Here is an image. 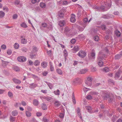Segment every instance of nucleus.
Segmentation results:
<instances>
[{
    "label": "nucleus",
    "mask_w": 122,
    "mask_h": 122,
    "mask_svg": "<svg viewBox=\"0 0 122 122\" xmlns=\"http://www.w3.org/2000/svg\"><path fill=\"white\" fill-rule=\"evenodd\" d=\"M77 55L80 57L84 58L86 56V54L85 51H80L79 52Z\"/></svg>",
    "instance_id": "3"
},
{
    "label": "nucleus",
    "mask_w": 122,
    "mask_h": 122,
    "mask_svg": "<svg viewBox=\"0 0 122 122\" xmlns=\"http://www.w3.org/2000/svg\"><path fill=\"white\" fill-rule=\"evenodd\" d=\"M77 114L78 116L80 118V119L82 120V118L81 113H77Z\"/></svg>",
    "instance_id": "62"
},
{
    "label": "nucleus",
    "mask_w": 122,
    "mask_h": 122,
    "mask_svg": "<svg viewBox=\"0 0 122 122\" xmlns=\"http://www.w3.org/2000/svg\"><path fill=\"white\" fill-rule=\"evenodd\" d=\"M56 71L60 75H61L63 73L62 71L60 69H57L56 70Z\"/></svg>",
    "instance_id": "24"
},
{
    "label": "nucleus",
    "mask_w": 122,
    "mask_h": 122,
    "mask_svg": "<svg viewBox=\"0 0 122 122\" xmlns=\"http://www.w3.org/2000/svg\"><path fill=\"white\" fill-rule=\"evenodd\" d=\"M88 71V69H82L81 70L80 73L81 74H84Z\"/></svg>",
    "instance_id": "21"
},
{
    "label": "nucleus",
    "mask_w": 122,
    "mask_h": 122,
    "mask_svg": "<svg viewBox=\"0 0 122 122\" xmlns=\"http://www.w3.org/2000/svg\"><path fill=\"white\" fill-rule=\"evenodd\" d=\"M17 60L19 61L24 62L26 61V58L24 56H20L18 58Z\"/></svg>",
    "instance_id": "6"
},
{
    "label": "nucleus",
    "mask_w": 122,
    "mask_h": 122,
    "mask_svg": "<svg viewBox=\"0 0 122 122\" xmlns=\"http://www.w3.org/2000/svg\"><path fill=\"white\" fill-rule=\"evenodd\" d=\"M101 28L103 30H105L106 29V27L105 25H101Z\"/></svg>",
    "instance_id": "45"
},
{
    "label": "nucleus",
    "mask_w": 122,
    "mask_h": 122,
    "mask_svg": "<svg viewBox=\"0 0 122 122\" xmlns=\"http://www.w3.org/2000/svg\"><path fill=\"white\" fill-rule=\"evenodd\" d=\"M2 119H4V120H6L7 118V115H4L2 117H1Z\"/></svg>",
    "instance_id": "50"
},
{
    "label": "nucleus",
    "mask_w": 122,
    "mask_h": 122,
    "mask_svg": "<svg viewBox=\"0 0 122 122\" xmlns=\"http://www.w3.org/2000/svg\"><path fill=\"white\" fill-rule=\"evenodd\" d=\"M36 114L37 116L39 117L41 116L42 113L41 112H37L36 113Z\"/></svg>",
    "instance_id": "64"
},
{
    "label": "nucleus",
    "mask_w": 122,
    "mask_h": 122,
    "mask_svg": "<svg viewBox=\"0 0 122 122\" xmlns=\"http://www.w3.org/2000/svg\"><path fill=\"white\" fill-rule=\"evenodd\" d=\"M109 96V95L108 94L106 93L103 96V98L104 100H107Z\"/></svg>",
    "instance_id": "23"
},
{
    "label": "nucleus",
    "mask_w": 122,
    "mask_h": 122,
    "mask_svg": "<svg viewBox=\"0 0 122 122\" xmlns=\"http://www.w3.org/2000/svg\"><path fill=\"white\" fill-rule=\"evenodd\" d=\"M18 114V112L16 110H14L13 111L11 112L12 115L13 116H17Z\"/></svg>",
    "instance_id": "20"
},
{
    "label": "nucleus",
    "mask_w": 122,
    "mask_h": 122,
    "mask_svg": "<svg viewBox=\"0 0 122 122\" xmlns=\"http://www.w3.org/2000/svg\"><path fill=\"white\" fill-rule=\"evenodd\" d=\"M37 85L34 83L30 84H29V87L30 89H33L36 87Z\"/></svg>",
    "instance_id": "15"
},
{
    "label": "nucleus",
    "mask_w": 122,
    "mask_h": 122,
    "mask_svg": "<svg viewBox=\"0 0 122 122\" xmlns=\"http://www.w3.org/2000/svg\"><path fill=\"white\" fill-rule=\"evenodd\" d=\"M13 69L16 71H20V68L18 66H15L13 67Z\"/></svg>",
    "instance_id": "22"
},
{
    "label": "nucleus",
    "mask_w": 122,
    "mask_h": 122,
    "mask_svg": "<svg viewBox=\"0 0 122 122\" xmlns=\"http://www.w3.org/2000/svg\"><path fill=\"white\" fill-rule=\"evenodd\" d=\"M73 50L74 51H75L74 53H75L77 51H79V49L78 46H75L74 48L73 49Z\"/></svg>",
    "instance_id": "29"
},
{
    "label": "nucleus",
    "mask_w": 122,
    "mask_h": 122,
    "mask_svg": "<svg viewBox=\"0 0 122 122\" xmlns=\"http://www.w3.org/2000/svg\"><path fill=\"white\" fill-rule=\"evenodd\" d=\"M105 55L104 54H103L102 56L101 54L99 53L97 58V62L98 65L100 67H101L104 65V63L102 60L103 59V58L105 57Z\"/></svg>",
    "instance_id": "1"
},
{
    "label": "nucleus",
    "mask_w": 122,
    "mask_h": 122,
    "mask_svg": "<svg viewBox=\"0 0 122 122\" xmlns=\"http://www.w3.org/2000/svg\"><path fill=\"white\" fill-rule=\"evenodd\" d=\"M70 31V29L68 27H66L65 29V31L66 32H68Z\"/></svg>",
    "instance_id": "51"
},
{
    "label": "nucleus",
    "mask_w": 122,
    "mask_h": 122,
    "mask_svg": "<svg viewBox=\"0 0 122 122\" xmlns=\"http://www.w3.org/2000/svg\"><path fill=\"white\" fill-rule=\"evenodd\" d=\"M38 51V49L35 46H32V51L31 52H32V53H35L36 52Z\"/></svg>",
    "instance_id": "16"
},
{
    "label": "nucleus",
    "mask_w": 122,
    "mask_h": 122,
    "mask_svg": "<svg viewBox=\"0 0 122 122\" xmlns=\"http://www.w3.org/2000/svg\"><path fill=\"white\" fill-rule=\"evenodd\" d=\"M42 108L43 110H46L47 108V106L46 104L43 103L41 105Z\"/></svg>",
    "instance_id": "26"
},
{
    "label": "nucleus",
    "mask_w": 122,
    "mask_h": 122,
    "mask_svg": "<svg viewBox=\"0 0 122 122\" xmlns=\"http://www.w3.org/2000/svg\"><path fill=\"white\" fill-rule=\"evenodd\" d=\"M41 7L42 8H44L46 6V4L45 3H41L40 4Z\"/></svg>",
    "instance_id": "40"
},
{
    "label": "nucleus",
    "mask_w": 122,
    "mask_h": 122,
    "mask_svg": "<svg viewBox=\"0 0 122 122\" xmlns=\"http://www.w3.org/2000/svg\"><path fill=\"white\" fill-rule=\"evenodd\" d=\"M43 121L44 122H48L49 121L46 117H44L43 118Z\"/></svg>",
    "instance_id": "43"
},
{
    "label": "nucleus",
    "mask_w": 122,
    "mask_h": 122,
    "mask_svg": "<svg viewBox=\"0 0 122 122\" xmlns=\"http://www.w3.org/2000/svg\"><path fill=\"white\" fill-rule=\"evenodd\" d=\"M114 17L113 15H112L108 14L106 15H102V17L104 19H109L110 18H112Z\"/></svg>",
    "instance_id": "5"
},
{
    "label": "nucleus",
    "mask_w": 122,
    "mask_h": 122,
    "mask_svg": "<svg viewBox=\"0 0 122 122\" xmlns=\"http://www.w3.org/2000/svg\"><path fill=\"white\" fill-rule=\"evenodd\" d=\"M65 21L64 20H60L59 22L58 25L60 27L63 26L66 23Z\"/></svg>",
    "instance_id": "11"
},
{
    "label": "nucleus",
    "mask_w": 122,
    "mask_h": 122,
    "mask_svg": "<svg viewBox=\"0 0 122 122\" xmlns=\"http://www.w3.org/2000/svg\"><path fill=\"white\" fill-rule=\"evenodd\" d=\"M18 17V15L16 14H15L13 16V18L14 19H16Z\"/></svg>",
    "instance_id": "57"
},
{
    "label": "nucleus",
    "mask_w": 122,
    "mask_h": 122,
    "mask_svg": "<svg viewBox=\"0 0 122 122\" xmlns=\"http://www.w3.org/2000/svg\"><path fill=\"white\" fill-rule=\"evenodd\" d=\"M40 62L38 60H36L34 62V64L35 66H37L40 64Z\"/></svg>",
    "instance_id": "27"
},
{
    "label": "nucleus",
    "mask_w": 122,
    "mask_h": 122,
    "mask_svg": "<svg viewBox=\"0 0 122 122\" xmlns=\"http://www.w3.org/2000/svg\"><path fill=\"white\" fill-rule=\"evenodd\" d=\"M25 114L28 117H30L31 115V113L30 112L26 111L25 112Z\"/></svg>",
    "instance_id": "37"
},
{
    "label": "nucleus",
    "mask_w": 122,
    "mask_h": 122,
    "mask_svg": "<svg viewBox=\"0 0 122 122\" xmlns=\"http://www.w3.org/2000/svg\"><path fill=\"white\" fill-rule=\"evenodd\" d=\"M47 53L48 55L49 56H50L51 54V50H50L49 51H47Z\"/></svg>",
    "instance_id": "58"
},
{
    "label": "nucleus",
    "mask_w": 122,
    "mask_h": 122,
    "mask_svg": "<svg viewBox=\"0 0 122 122\" xmlns=\"http://www.w3.org/2000/svg\"><path fill=\"white\" fill-rule=\"evenodd\" d=\"M49 64L50 66V71H52L54 70V67L53 65V63L51 62H50Z\"/></svg>",
    "instance_id": "12"
},
{
    "label": "nucleus",
    "mask_w": 122,
    "mask_h": 122,
    "mask_svg": "<svg viewBox=\"0 0 122 122\" xmlns=\"http://www.w3.org/2000/svg\"><path fill=\"white\" fill-rule=\"evenodd\" d=\"M54 104L55 107H58L60 106L61 105L60 102L58 101H56L54 102Z\"/></svg>",
    "instance_id": "14"
},
{
    "label": "nucleus",
    "mask_w": 122,
    "mask_h": 122,
    "mask_svg": "<svg viewBox=\"0 0 122 122\" xmlns=\"http://www.w3.org/2000/svg\"><path fill=\"white\" fill-rule=\"evenodd\" d=\"M120 75V73L119 72H117L115 74V78H118L119 77Z\"/></svg>",
    "instance_id": "36"
},
{
    "label": "nucleus",
    "mask_w": 122,
    "mask_h": 122,
    "mask_svg": "<svg viewBox=\"0 0 122 122\" xmlns=\"http://www.w3.org/2000/svg\"><path fill=\"white\" fill-rule=\"evenodd\" d=\"M109 8H106L104 6L102 5L100 8L99 10L102 11H106Z\"/></svg>",
    "instance_id": "8"
},
{
    "label": "nucleus",
    "mask_w": 122,
    "mask_h": 122,
    "mask_svg": "<svg viewBox=\"0 0 122 122\" xmlns=\"http://www.w3.org/2000/svg\"><path fill=\"white\" fill-rule=\"evenodd\" d=\"M39 102L38 100L36 99H34L33 101V104L36 106H37L39 104Z\"/></svg>",
    "instance_id": "19"
},
{
    "label": "nucleus",
    "mask_w": 122,
    "mask_h": 122,
    "mask_svg": "<svg viewBox=\"0 0 122 122\" xmlns=\"http://www.w3.org/2000/svg\"><path fill=\"white\" fill-rule=\"evenodd\" d=\"M90 94L92 95H96L98 94V93L96 92H91L90 93Z\"/></svg>",
    "instance_id": "39"
},
{
    "label": "nucleus",
    "mask_w": 122,
    "mask_h": 122,
    "mask_svg": "<svg viewBox=\"0 0 122 122\" xmlns=\"http://www.w3.org/2000/svg\"><path fill=\"white\" fill-rule=\"evenodd\" d=\"M121 56L120 54H117L116 55L115 57V58L116 59H117L120 58Z\"/></svg>",
    "instance_id": "41"
},
{
    "label": "nucleus",
    "mask_w": 122,
    "mask_h": 122,
    "mask_svg": "<svg viewBox=\"0 0 122 122\" xmlns=\"http://www.w3.org/2000/svg\"><path fill=\"white\" fill-rule=\"evenodd\" d=\"M20 3V1L18 0H16L15 1V4L16 5H19Z\"/></svg>",
    "instance_id": "48"
},
{
    "label": "nucleus",
    "mask_w": 122,
    "mask_h": 122,
    "mask_svg": "<svg viewBox=\"0 0 122 122\" xmlns=\"http://www.w3.org/2000/svg\"><path fill=\"white\" fill-rule=\"evenodd\" d=\"M104 70L106 72H107L110 71V69L108 68L105 67L104 68Z\"/></svg>",
    "instance_id": "46"
},
{
    "label": "nucleus",
    "mask_w": 122,
    "mask_h": 122,
    "mask_svg": "<svg viewBox=\"0 0 122 122\" xmlns=\"http://www.w3.org/2000/svg\"><path fill=\"white\" fill-rule=\"evenodd\" d=\"M6 45L5 44H3L1 46V48L2 49L5 50L6 48Z\"/></svg>",
    "instance_id": "47"
},
{
    "label": "nucleus",
    "mask_w": 122,
    "mask_h": 122,
    "mask_svg": "<svg viewBox=\"0 0 122 122\" xmlns=\"http://www.w3.org/2000/svg\"><path fill=\"white\" fill-rule=\"evenodd\" d=\"M84 28L82 27H81L80 26H79L78 27V29L80 31H82L83 30L85 27L84 26Z\"/></svg>",
    "instance_id": "44"
},
{
    "label": "nucleus",
    "mask_w": 122,
    "mask_h": 122,
    "mask_svg": "<svg viewBox=\"0 0 122 122\" xmlns=\"http://www.w3.org/2000/svg\"><path fill=\"white\" fill-rule=\"evenodd\" d=\"M115 34L117 37H120L121 35L120 32L118 30H117L116 31Z\"/></svg>",
    "instance_id": "30"
},
{
    "label": "nucleus",
    "mask_w": 122,
    "mask_h": 122,
    "mask_svg": "<svg viewBox=\"0 0 122 122\" xmlns=\"http://www.w3.org/2000/svg\"><path fill=\"white\" fill-rule=\"evenodd\" d=\"M8 96L11 98H12L13 97V94L10 92H8Z\"/></svg>",
    "instance_id": "34"
},
{
    "label": "nucleus",
    "mask_w": 122,
    "mask_h": 122,
    "mask_svg": "<svg viewBox=\"0 0 122 122\" xmlns=\"http://www.w3.org/2000/svg\"><path fill=\"white\" fill-rule=\"evenodd\" d=\"M75 15L74 14H72V16L70 18V21L71 22L74 23L75 22L76 19L75 18Z\"/></svg>",
    "instance_id": "7"
},
{
    "label": "nucleus",
    "mask_w": 122,
    "mask_h": 122,
    "mask_svg": "<svg viewBox=\"0 0 122 122\" xmlns=\"http://www.w3.org/2000/svg\"><path fill=\"white\" fill-rule=\"evenodd\" d=\"M13 80L14 82L16 84H20L21 83V81L18 79L15 78H14L13 79Z\"/></svg>",
    "instance_id": "9"
},
{
    "label": "nucleus",
    "mask_w": 122,
    "mask_h": 122,
    "mask_svg": "<svg viewBox=\"0 0 122 122\" xmlns=\"http://www.w3.org/2000/svg\"><path fill=\"white\" fill-rule=\"evenodd\" d=\"M59 15L60 17H63L64 16V15L62 13H60L59 14Z\"/></svg>",
    "instance_id": "61"
},
{
    "label": "nucleus",
    "mask_w": 122,
    "mask_h": 122,
    "mask_svg": "<svg viewBox=\"0 0 122 122\" xmlns=\"http://www.w3.org/2000/svg\"><path fill=\"white\" fill-rule=\"evenodd\" d=\"M108 101L109 102H111L112 101H113V98L112 97H111L110 96L108 98Z\"/></svg>",
    "instance_id": "42"
},
{
    "label": "nucleus",
    "mask_w": 122,
    "mask_h": 122,
    "mask_svg": "<svg viewBox=\"0 0 122 122\" xmlns=\"http://www.w3.org/2000/svg\"><path fill=\"white\" fill-rule=\"evenodd\" d=\"M54 93L56 95H59L60 93V92L58 89H57L56 91H55L54 92Z\"/></svg>",
    "instance_id": "32"
},
{
    "label": "nucleus",
    "mask_w": 122,
    "mask_h": 122,
    "mask_svg": "<svg viewBox=\"0 0 122 122\" xmlns=\"http://www.w3.org/2000/svg\"><path fill=\"white\" fill-rule=\"evenodd\" d=\"M99 39V37L98 36H96L94 37V39L96 41H98Z\"/></svg>",
    "instance_id": "59"
},
{
    "label": "nucleus",
    "mask_w": 122,
    "mask_h": 122,
    "mask_svg": "<svg viewBox=\"0 0 122 122\" xmlns=\"http://www.w3.org/2000/svg\"><path fill=\"white\" fill-rule=\"evenodd\" d=\"M21 27L24 28H26L28 27V26L25 23V22H23L20 25Z\"/></svg>",
    "instance_id": "25"
},
{
    "label": "nucleus",
    "mask_w": 122,
    "mask_h": 122,
    "mask_svg": "<svg viewBox=\"0 0 122 122\" xmlns=\"http://www.w3.org/2000/svg\"><path fill=\"white\" fill-rule=\"evenodd\" d=\"M15 117L10 116V122H14L15 120Z\"/></svg>",
    "instance_id": "31"
},
{
    "label": "nucleus",
    "mask_w": 122,
    "mask_h": 122,
    "mask_svg": "<svg viewBox=\"0 0 122 122\" xmlns=\"http://www.w3.org/2000/svg\"><path fill=\"white\" fill-rule=\"evenodd\" d=\"M21 50L23 52H25L27 51V49L24 47L22 48Z\"/></svg>",
    "instance_id": "52"
},
{
    "label": "nucleus",
    "mask_w": 122,
    "mask_h": 122,
    "mask_svg": "<svg viewBox=\"0 0 122 122\" xmlns=\"http://www.w3.org/2000/svg\"><path fill=\"white\" fill-rule=\"evenodd\" d=\"M21 41L22 43L24 44L26 43L27 40L25 38H24L21 39Z\"/></svg>",
    "instance_id": "35"
},
{
    "label": "nucleus",
    "mask_w": 122,
    "mask_h": 122,
    "mask_svg": "<svg viewBox=\"0 0 122 122\" xmlns=\"http://www.w3.org/2000/svg\"><path fill=\"white\" fill-rule=\"evenodd\" d=\"M79 78H77L74 79L72 81V83L74 85H75L77 82Z\"/></svg>",
    "instance_id": "28"
},
{
    "label": "nucleus",
    "mask_w": 122,
    "mask_h": 122,
    "mask_svg": "<svg viewBox=\"0 0 122 122\" xmlns=\"http://www.w3.org/2000/svg\"><path fill=\"white\" fill-rule=\"evenodd\" d=\"M47 28L49 30H52V27L51 25H50L47 26Z\"/></svg>",
    "instance_id": "55"
},
{
    "label": "nucleus",
    "mask_w": 122,
    "mask_h": 122,
    "mask_svg": "<svg viewBox=\"0 0 122 122\" xmlns=\"http://www.w3.org/2000/svg\"><path fill=\"white\" fill-rule=\"evenodd\" d=\"M40 0H32L31 2L33 4H35L36 2H39Z\"/></svg>",
    "instance_id": "49"
},
{
    "label": "nucleus",
    "mask_w": 122,
    "mask_h": 122,
    "mask_svg": "<svg viewBox=\"0 0 122 122\" xmlns=\"http://www.w3.org/2000/svg\"><path fill=\"white\" fill-rule=\"evenodd\" d=\"M19 45L17 43H15L14 44V47L16 49H18L19 47Z\"/></svg>",
    "instance_id": "38"
},
{
    "label": "nucleus",
    "mask_w": 122,
    "mask_h": 122,
    "mask_svg": "<svg viewBox=\"0 0 122 122\" xmlns=\"http://www.w3.org/2000/svg\"><path fill=\"white\" fill-rule=\"evenodd\" d=\"M48 85L51 89L53 88V85L51 83H50L49 84H48Z\"/></svg>",
    "instance_id": "60"
},
{
    "label": "nucleus",
    "mask_w": 122,
    "mask_h": 122,
    "mask_svg": "<svg viewBox=\"0 0 122 122\" xmlns=\"http://www.w3.org/2000/svg\"><path fill=\"white\" fill-rule=\"evenodd\" d=\"M76 41V40L75 39H72L71 41L70 42L72 44H74Z\"/></svg>",
    "instance_id": "56"
},
{
    "label": "nucleus",
    "mask_w": 122,
    "mask_h": 122,
    "mask_svg": "<svg viewBox=\"0 0 122 122\" xmlns=\"http://www.w3.org/2000/svg\"><path fill=\"white\" fill-rule=\"evenodd\" d=\"M5 15V13L2 11H0V18L3 17Z\"/></svg>",
    "instance_id": "33"
},
{
    "label": "nucleus",
    "mask_w": 122,
    "mask_h": 122,
    "mask_svg": "<svg viewBox=\"0 0 122 122\" xmlns=\"http://www.w3.org/2000/svg\"><path fill=\"white\" fill-rule=\"evenodd\" d=\"M87 81H86L85 83L87 85L91 86L92 85L91 82L92 80V78L91 77H88L87 78Z\"/></svg>",
    "instance_id": "4"
},
{
    "label": "nucleus",
    "mask_w": 122,
    "mask_h": 122,
    "mask_svg": "<svg viewBox=\"0 0 122 122\" xmlns=\"http://www.w3.org/2000/svg\"><path fill=\"white\" fill-rule=\"evenodd\" d=\"M85 108L87 110L88 112L92 113L91 107L89 106H86L85 107Z\"/></svg>",
    "instance_id": "10"
},
{
    "label": "nucleus",
    "mask_w": 122,
    "mask_h": 122,
    "mask_svg": "<svg viewBox=\"0 0 122 122\" xmlns=\"http://www.w3.org/2000/svg\"><path fill=\"white\" fill-rule=\"evenodd\" d=\"M89 59L93 61L94 60L95 58V51L93 49L90 54L88 55Z\"/></svg>",
    "instance_id": "2"
},
{
    "label": "nucleus",
    "mask_w": 122,
    "mask_h": 122,
    "mask_svg": "<svg viewBox=\"0 0 122 122\" xmlns=\"http://www.w3.org/2000/svg\"><path fill=\"white\" fill-rule=\"evenodd\" d=\"M41 65L42 67L45 68L47 66V63L46 61H43L42 62Z\"/></svg>",
    "instance_id": "17"
},
{
    "label": "nucleus",
    "mask_w": 122,
    "mask_h": 122,
    "mask_svg": "<svg viewBox=\"0 0 122 122\" xmlns=\"http://www.w3.org/2000/svg\"><path fill=\"white\" fill-rule=\"evenodd\" d=\"M28 62L29 63V65H32L33 64V62L31 60H28Z\"/></svg>",
    "instance_id": "63"
},
{
    "label": "nucleus",
    "mask_w": 122,
    "mask_h": 122,
    "mask_svg": "<svg viewBox=\"0 0 122 122\" xmlns=\"http://www.w3.org/2000/svg\"><path fill=\"white\" fill-rule=\"evenodd\" d=\"M47 26V24L46 23H42L41 26L40 27V28L41 29H43L44 28H46Z\"/></svg>",
    "instance_id": "18"
},
{
    "label": "nucleus",
    "mask_w": 122,
    "mask_h": 122,
    "mask_svg": "<svg viewBox=\"0 0 122 122\" xmlns=\"http://www.w3.org/2000/svg\"><path fill=\"white\" fill-rule=\"evenodd\" d=\"M59 117L61 119H62L64 117V114L62 113H61L59 115Z\"/></svg>",
    "instance_id": "53"
},
{
    "label": "nucleus",
    "mask_w": 122,
    "mask_h": 122,
    "mask_svg": "<svg viewBox=\"0 0 122 122\" xmlns=\"http://www.w3.org/2000/svg\"><path fill=\"white\" fill-rule=\"evenodd\" d=\"M86 98L88 100H91L92 99V97L91 96L89 95L86 97Z\"/></svg>",
    "instance_id": "54"
},
{
    "label": "nucleus",
    "mask_w": 122,
    "mask_h": 122,
    "mask_svg": "<svg viewBox=\"0 0 122 122\" xmlns=\"http://www.w3.org/2000/svg\"><path fill=\"white\" fill-rule=\"evenodd\" d=\"M33 53H32V52H31L30 53V58L31 59L35 58L37 54H33Z\"/></svg>",
    "instance_id": "13"
}]
</instances>
